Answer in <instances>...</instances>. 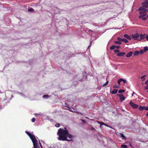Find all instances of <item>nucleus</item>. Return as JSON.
I'll return each instance as SVG.
<instances>
[{
    "label": "nucleus",
    "instance_id": "nucleus-1",
    "mask_svg": "<svg viewBox=\"0 0 148 148\" xmlns=\"http://www.w3.org/2000/svg\"><path fill=\"white\" fill-rule=\"evenodd\" d=\"M57 135L59 136L58 139L59 140L71 141L74 136L69 133V130L66 127L59 128L57 132Z\"/></svg>",
    "mask_w": 148,
    "mask_h": 148
},
{
    "label": "nucleus",
    "instance_id": "nucleus-2",
    "mask_svg": "<svg viewBox=\"0 0 148 148\" xmlns=\"http://www.w3.org/2000/svg\"><path fill=\"white\" fill-rule=\"evenodd\" d=\"M25 132L31 139L33 142L34 148H40L38 145L37 141L35 136L34 135L31 134L28 131H25Z\"/></svg>",
    "mask_w": 148,
    "mask_h": 148
},
{
    "label": "nucleus",
    "instance_id": "nucleus-3",
    "mask_svg": "<svg viewBox=\"0 0 148 148\" xmlns=\"http://www.w3.org/2000/svg\"><path fill=\"white\" fill-rule=\"evenodd\" d=\"M140 15L139 16V18H142L143 20H145L147 19V18L145 16L147 14V13L145 12H140Z\"/></svg>",
    "mask_w": 148,
    "mask_h": 148
},
{
    "label": "nucleus",
    "instance_id": "nucleus-4",
    "mask_svg": "<svg viewBox=\"0 0 148 148\" xmlns=\"http://www.w3.org/2000/svg\"><path fill=\"white\" fill-rule=\"evenodd\" d=\"M129 104L134 108H137L138 107V105L134 103L131 101L130 102Z\"/></svg>",
    "mask_w": 148,
    "mask_h": 148
},
{
    "label": "nucleus",
    "instance_id": "nucleus-5",
    "mask_svg": "<svg viewBox=\"0 0 148 148\" xmlns=\"http://www.w3.org/2000/svg\"><path fill=\"white\" fill-rule=\"evenodd\" d=\"M117 95L120 98V101L121 102H122L125 99V98L123 96L122 94H118Z\"/></svg>",
    "mask_w": 148,
    "mask_h": 148
},
{
    "label": "nucleus",
    "instance_id": "nucleus-6",
    "mask_svg": "<svg viewBox=\"0 0 148 148\" xmlns=\"http://www.w3.org/2000/svg\"><path fill=\"white\" fill-rule=\"evenodd\" d=\"M147 8L145 6H143L140 7L138 9V10L140 11V12H145L147 11L146 9V8Z\"/></svg>",
    "mask_w": 148,
    "mask_h": 148
},
{
    "label": "nucleus",
    "instance_id": "nucleus-7",
    "mask_svg": "<svg viewBox=\"0 0 148 148\" xmlns=\"http://www.w3.org/2000/svg\"><path fill=\"white\" fill-rule=\"evenodd\" d=\"M133 38L135 40H137V38L139 37V34H136L132 35Z\"/></svg>",
    "mask_w": 148,
    "mask_h": 148
},
{
    "label": "nucleus",
    "instance_id": "nucleus-8",
    "mask_svg": "<svg viewBox=\"0 0 148 148\" xmlns=\"http://www.w3.org/2000/svg\"><path fill=\"white\" fill-rule=\"evenodd\" d=\"M142 4L143 6H145L147 8H148V1H146L145 2L142 3Z\"/></svg>",
    "mask_w": 148,
    "mask_h": 148
},
{
    "label": "nucleus",
    "instance_id": "nucleus-9",
    "mask_svg": "<svg viewBox=\"0 0 148 148\" xmlns=\"http://www.w3.org/2000/svg\"><path fill=\"white\" fill-rule=\"evenodd\" d=\"M125 54V52H120L116 54V55L118 56H121L124 55Z\"/></svg>",
    "mask_w": 148,
    "mask_h": 148
},
{
    "label": "nucleus",
    "instance_id": "nucleus-10",
    "mask_svg": "<svg viewBox=\"0 0 148 148\" xmlns=\"http://www.w3.org/2000/svg\"><path fill=\"white\" fill-rule=\"evenodd\" d=\"M133 53V52H131V51H130V52H129L128 53H127V54L126 56V57H129L132 56Z\"/></svg>",
    "mask_w": 148,
    "mask_h": 148
},
{
    "label": "nucleus",
    "instance_id": "nucleus-11",
    "mask_svg": "<svg viewBox=\"0 0 148 148\" xmlns=\"http://www.w3.org/2000/svg\"><path fill=\"white\" fill-rule=\"evenodd\" d=\"M124 37L128 40H130L131 39L130 37L127 34H124Z\"/></svg>",
    "mask_w": 148,
    "mask_h": 148
},
{
    "label": "nucleus",
    "instance_id": "nucleus-12",
    "mask_svg": "<svg viewBox=\"0 0 148 148\" xmlns=\"http://www.w3.org/2000/svg\"><path fill=\"white\" fill-rule=\"evenodd\" d=\"M139 110L141 111H142L143 110H145V107L141 106H140L139 108Z\"/></svg>",
    "mask_w": 148,
    "mask_h": 148
},
{
    "label": "nucleus",
    "instance_id": "nucleus-13",
    "mask_svg": "<svg viewBox=\"0 0 148 148\" xmlns=\"http://www.w3.org/2000/svg\"><path fill=\"white\" fill-rule=\"evenodd\" d=\"M118 91L117 89H114L111 92V93L112 94H115L117 93Z\"/></svg>",
    "mask_w": 148,
    "mask_h": 148
},
{
    "label": "nucleus",
    "instance_id": "nucleus-14",
    "mask_svg": "<svg viewBox=\"0 0 148 148\" xmlns=\"http://www.w3.org/2000/svg\"><path fill=\"white\" fill-rule=\"evenodd\" d=\"M139 53L140 52L139 51H135L134 53V55L135 56H137Z\"/></svg>",
    "mask_w": 148,
    "mask_h": 148
},
{
    "label": "nucleus",
    "instance_id": "nucleus-15",
    "mask_svg": "<svg viewBox=\"0 0 148 148\" xmlns=\"http://www.w3.org/2000/svg\"><path fill=\"white\" fill-rule=\"evenodd\" d=\"M114 42L115 43V44L116 45H121V42H120L119 41H114Z\"/></svg>",
    "mask_w": 148,
    "mask_h": 148
},
{
    "label": "nucleus",
    "instance_id": "nucleus-16",
    "mask_svg": "<svg viewBox=\"0 0 148 148\" xmlns=\"http://www.w3.org/2000/svg\"><path fill=\"white\" fill-rule=\"evenodd\" d=\"M145 37L144 35L141 34L140 35V38L141 40H143L145 38Z\"/></svg>",
    "mask_w": 148,
    "mask_h": 148
},
{
    "label": "nucleus",
    "instance_id": "nucleus-17",
    "mask_svg": "<svg viewBox=\"0 0 148 148\" xmlns=\"http://www.w3.org/2000/svg\"><path fill=\"white\" fill-rule=\"evenodd\" d=\"M116 46L114 45H112L110 47V49L111 50H113V49H114L116 48Z\"/></svg>",
    "mask_w": 148,
    "mask_h": 148
},
{
    "label": "nucleus",
    "instance_id": "nucleus-18",
    "mask_svg": "<svg viewBox=\"0 0 148 148\" xmlns=\"http://www.w3.org/2000/svg\"><path fill=\"white\" fill-rule=\"evenodd\" d=\"M122 41L125 43H127L128 42V40L125 38H122Z\"/></svg>",
    "mask_w": 148,
    "mask_h": 148
},
{
    "label": "nucleus",
    "instance_id": "nucleus-19",
    "mask_svg": "<svg viewBox=\"0 0 148 148\" xmlns=\"http://www.w3.org/2000/svg\"><path fill=\"white\" fill-rule=\"evenodd\" d=\"M121 135V137L123 139H126V137L123 134H120Z\"/></svg>",
    "mask_w": 148,
    "mask_h": 148
},
{
    "label": "nucleus",
    "instance_id": "nucleus-20",
    "mask_svg": "<svg viewBox=\"0 0 148 148\" xmlns=\"http://www.w3.org/2000/svg\"><path fill=\"white\" fill-rule=\"evenodd\" d=\"M125 90H120L118 91V93H121L125 92Z\"/></svg>",
    "mask_w": 148,
    "mask_h": 148
},
{
    "label": "nucleus",
    "instance_id": "nucleus-21",
    "mask_svg": "<svg viewBox=\"0 0 148 148\" xmlns=\"http://www.w3.org/2000/svg\"><path fill=\"white\" fill-rule=\"evenodd\" d=\"M143 50L144 52H146L148 50V47H145Z\"/></svg>",
    "mask_w": 148,
    "mask_h": 148
},
{
    "label": "nucleus",
    "instance_id": "nucleus-22",
    "mask_svg": "<svg viewBox=\"0 0 148 148\" xmlns=\"http://www.w3.org/2000/svg\"><path fill=\"white\" fill-rule=\"evenodd\" d=\"M121 147L122 148H127V146L125 145H121Z\"/></svg>",
    "mask_w": 148,
    "mask_h": 148
},
{
    "label": "nucleus",
    "instance_id": "nucleus-23",
    "mask_svg": "<svg viewBox=\"0 0 148 148\" xmlns=\"http://www.w3.org/2000/svg\"><path fill=\"white\" fill-rule=\"evenodd\" d=\"M121 81L122 82L123 81V82L124 83H127V81H126V80L125 79H123L121 78Z\"/></svg>",
    "mask_w": 148,
    "mask_h": 148
},
{
    "label": "nucleus",
    "instance_id": "nucleus-24",
    "mask_svg": "<svg viewBox=\"0 0 148 148\" xmlns=\"http://www.w3.org/2000/svg\"><path fill=\"white\" fill-rule=\"evenodd\" d=\"M34 10V9L32 8H29L28 9V11L30 12H33Z\"/></svg>",
    "mask_w": 148,
    "mask_h": 148
},
{
    "label": "nucleus",
    "instance_id": "nucleus-25",
    "mask_svg": "<svg viewBox=\"0 0 148 148\" xmlns=\"http://www.w3.org/2000/svg\"><path fill=\"white\" fill-rule=\"evenodd\" d=\"M117 39V40L120 42L122 41V38H121L120 37H118Z\"/></svg>",
    "mask_w": 148,
    "mask_h": 148
},
{
    "label": "nucleus",
    "instance_id": "nucleus-26",
    "mask_svg": "<svg viewBox=\"0 0 148 148\" xmlns=\"http://www.w3.org/2000/svg\"><path fill=\"white\" fill-rule=\"evenodd\" d=\"M108 83V82L107 81L103 85V86H106Z\"/></svg>",
    "mask_w": 148,
    "mask_h": 148
},
{
    "label": "nucleus",
    "instance_id": "nucleus-27",
    "mask_svg": "<svg viewBox=\"0 0 148 148\" xmlns=\"http://www.w3.org/2000/svg\"><path fill=\"white\" fill-rule=\"evenodd\" d=\"M121 78H120V79H119L117 81L118 83L119 84H120V82H122L121 81Z\"/></svg>",
    "mask_w": 148,
    "mask_h": 148
},
{
    "label": "nucleus",
    "instance_id": "nucleus-28",
    "mask_svg": "<svg viewBox=\"0 0 148 148\" xmlns=\"http://www.w3.org/2000/svg\"><path fill=\"white\" fill-rule=\"evenodd\" d=\"M120 87L119 86H114L113 87L114 88H119Z\"/></svg>",
    "mask_w": 148,
    "mask_h": 148
},
{
    "label": "nucleus",
    "instance_id": "nucleus-29",
    "mask_svg": "<svg viewBox=\"0 0 148 148\" xmlns=\"http://www.w3.org/2000/svg\"><path fill=\"white\" fill-rule=\"evenodd\" d=\"M49 97V96L48 95H44L43 96V97L44 98H47Z\"/></svg>",
    "mask_w": 148,
    "mask_h": 148
},
{
    "label": "nucleus",
    "instance_id": "nucleus-30",
    "mask_svg": "<svg viewBox=\"0 0 148 148\" xmlns=\"http://www.w3.org/2000/svg\"><path fill=\"white\" fill-rule=\"evenodd\" d=\"M119 51H120L119 50H118V49H115L114 50V52L115 53L119 52Z\"/></svg>",
    "mask_w": 148,
    "mask_h": 148
},
{
    "label": "nucleus",
    "instance_id": "nucleus-31",
    "mask_svg": "<svg viewBox=\"0 0 148 148\" xmlns=\"http://www.w3.org/2000/svg\"><path fill=\"white\" fill-rule=\"evenodd\" d=\"M55 126L57 127H59L60 126V124H55Z\"/></svg>",
    "mask_w": 148,
    "mask_h": 148
},
{
    "label": "nucleus",
    "instance_id": "nucleus-32",
    "mask_svg": "<svg viewBox=\"0 0 148 148\" xmlns=\"http://www.w3.org/2000/svg\"><path fill=\"white\" fill-rule=\"evenodd\" d=\"M146 76V75H142V76H141L140 77V78L141 79H143V78H144Z\"/></svg>",
    "mask_w": 148,
    "mask_h": 148
},
{
    "label": "nucleus",
    "instance_id": "nucleus-33",
    "mask_svg": "<svg viewBox=\"0 0 148 148\" xmlns=\"http://www.w3.org/2000/svg\"><path fill=\"white\" fill-rule=\"evenodd\" d=\"M36 120L34 118H33L32 119V122H34Z\"/></svg>",
    "mask_w": 148,
    "mask_h": 148
},
{
    "label": "nucleus",
    "instance_id": "nucleus-34",
    "mask_svg": "<svg viewBox=\"0 0 148 148\" xmlns=\"http://www.w3.org/2000/svg\"><path fill=\"white\" fill-rule=\"evenodd\" d=\"M145 90L148 89V85H147L146 86H145Z\"/></svg>",
    "mask_w": 148,
    "mask_h": 148
},
{
    "label": "nucleus",
    "instance_id": "nucleus-35",
    "mask_svg": "<svg viewBox=\"0 0 148 148\" xmlns=\"http://www.w3.org/2000/svg\"><path fill=\"white\" fill-rule=\"evenodd\" d=\"M143 50H140V53L141 54H142L143 53Z\"/></svg>",
    "mask_w": 148,
    "mask_h": 148
},
{
    "label": "nucleus",
    "instance_id": "nucleus-36",
    "mask_svg": "<svg viewBox=\"0 0 148 148\" xmlns=\"http://www.w3.org/2000/svg\"><path fill=\"white\" fill-rule=\"evenodd\" d=\"M145 84H146L147 85H148V79L145 82Z\"/></svg>",
    "mask_w": 148,
    "mask_h": 148
},
{
    "label": "nucleus",
    "instance_id": "nucleus-37",
    "mask_svg": "<svg viewBox=\"0 0 148 148\" xmlns=\"http://www.w3.org/2000/svg\"><path fill=\"white\" fill-rule=\"evenodd\" d=\"M120 48V46H116V48L119 49Z\"/></svg>",
    "mask_w": 148,
    "mask_h": 148
},
{
    "label": "nucleus",
    "instance_id": "nucleus-38",
    "mask_svg": "<svg viewBox=\"0 0 148 148\" xmlns=\"http://www.w3.org/2000/svg\"><path fill=\"white\" fill-rule=\"evenodd\" d=\"M129 145L131 147V148H132V147L133 146L132 145V144L131 143H130L129 144Z\"/></svg>",
    "mask_w": 148,
    "mask_h": 148
},
{
    "label": "nucleus",
    "instance_id": "nucleus-39",
    "mask_svg": "<svg viewBox=\"0 0 148 148\" xmlns=\"http://www.w3.org/2000/svg\"><path fill=\"white\" fill-rule=\"evenodd\" d=\"M100 123V125H103L105 124L103 122H101V123Z\"/></svg>",
    "mask_w": 148,
    "mask_h": 148
},
{
    "label": "nucleus",
    "instance_id": "nucleus-40",
    "mask_svg": "<svg viewBox=\"0 0 148 148\" xmlns=\"http://www.w3.org/2000/svg\"><path fill=\"white\" fill-rule=\"evenodd\" d=\"M145 110H148V107H145Z\"/></svg>",
    "mask_w": 148,
    "mask_h": 148
},
{
    "label": "nucleus",
    "instance_id": "nucleus-41",
    "mask_svg": "<svg viewBox=\"0 0 148 148\" xmlns=\"http://www.w3.org/2000/svg\"><path fill=\"white\" fill-rule=\"evenodd\" d=\"M146 38L147 39V40L148 41V35H147L146 36Z\"/></svg>",
    "mask_w": 148,
    "mask_h": 148
},
{
    "label": "nucleus",
    "instance_id": "nucleus-42",
    "mask_svg": "<svg viewBox=\"0 0 148 148\" xmlns=\"http://www.w3.org/2000/svg\"><path fill=\"white\" fill-rule=\"evenodd\" d=\"M92 42V41H91V42H90V46L89 47H88V48H89V47H90V46H91V44Z\"/></svg>",
    "mask_w": 148,
    "mask_h": 148
},
{
    "label": "nucleus",
    "instance_id": "nucleus-43",
    "mask_svg": "<svg viewBox=\"0 0 148 148\" xmlns=\"http://www.w3.org/2000/svg\"><path fill=\"white\" fill-rule=\"evenodd\" d=\"M40 146H41V147H42V145H41V144H40Z\"/></svg>",
    "mask_w": 148,
    "mask_h": 148
},
{
    "label": "nucleus",
    "instance_id": "nucleus-44",
    "mask_svg": "<svg viewBox=\"0 0 148 148\" xmlns=\"http://www.w3.org/2000/svg\"><path fill=\"white\" fill-rule=\"evenodd\" d=\"M146 115H147V116H148V112L147 113V114H146Z\"/></svg>",
    "mask_w": 148,
    "mask_h": 148
},
{
    "label": "nucleus",
    "instance_id": "nucleus-45",
    "mask_svg": "<svg viewBox=\"0 0 148 148\" xmlns=\"http://www.w3.org/2000/svg\"><path fill=\"white\" fill-rule=\"evenodd\" d=\"M135 94V93L134 92H133V93H132V95H133V94Z\"/></svg>",
    "mask_w": 148,
    "mask_h": 148
},
{
    "label": "nucleus",
    "instance_id": "nucleus-46",
    "mask_svg": "<svg viewBox=\"0 0 148 148\" xmlns=\"http://www.w3.org/2000/svg\"><path fill=\"white\" fill-rule=\"evenodd\" d=\"M94 129V128L93 127H92V130H93V129Z\"/></svg>",
    "mask_w": 148,
    "mask_h": 148
},
{
    "label": "nucleus",
    "instance_id": "nucleus-47",
    "mask_svg": "<svg viewBox=\"0 0 148 148\" xmlns=\"http://www.w3.org/2000/svg\"><path fill=\"white\" fill-rule=\"evenodd\" d=\"M147 17L148 18V15L147 16Z\"/></svg>",
    "mask_w": 148,
    "mask_h": 148
},
{
    "label": "nucleus",
    "instance_id": "nucleus-48",
    "mask_svg": "<svg viewBox=\"0 0 148 148\" xmlns=\"http://www.w3.org/2000/svg\"><path fill=\"white\" fill-rule=\"evenodd\" d=\"M82 120V121H85L84 120Z\"/></svg>",
    "mask_w": 148,
    "mask_h": 148
},
{
    "label": "nucleus",
    "instance_id": "nucleus-49",
    "mask_svg": "<svg viewBox=\"0 0 148 148\" xmlns=\"http://www.w3.org/2000/svg\"><path fill=\"white\" fill-rule=\"evenodd\" d=\"M145 79H143V81L144 80H145Z\"/></svg>",
    "mask_w": 148,
    "mask_h": 148
},
{
    "label": "nucleus",
    "instance_id": "nucleus-50",
    "mask_svg": "<svg viewBox=\"0 0 148 148\" xmlns=\"http://www.w3.org/2000/svg\"><path fill=\"white\" fill-rule=\"evenodd\" d=\"M35 114H35L37 115V114H36H36Z\"/></svg>",
    "mask_w": 148,
    "mask_h": 148
},
{
    "label": "nucleus",
    "instance_id": "nucleus-51",
    "mask_svg": "<svg viewBox=\"0 0 148 148\" xmlns=\"http://www.w3.org/2000/svg\"><path fill=\"white\" fill-rule=\"evenodd\" d=\"M107 126H108V125H107Z\"/></svg>",
    "mask_w": 148,
    "mask_h": 148
},
{
    "label": "nucleus",
    "instance_id": "nucleus-52",
    "mask_svg": "<svg viewBox=\"0 0 148 148\" xmlns=\"http://www.w3.org/2000/svg\"><path fill=\"white\" fill-rule=\"evenodd\" d=\"M147 92H148V90L147 91Z\"/></svg>",
    "mask_w": 148,
    "mask_h": 148
},
{
    "label": "nucleus",
    "instance_id": "nucleus-53",
    "mask_svg": "<svg viewBox=\"0 0 148 148\" xmlns=\"http://www.w3.org/2000/svg\"><path fill=\"white\" fill-rule=\"evenodd\" d=\"M148 1V0H147Z\"/></svg>",
    "mask_w": 148,
    "mask_h": 148
}]
</instances>
